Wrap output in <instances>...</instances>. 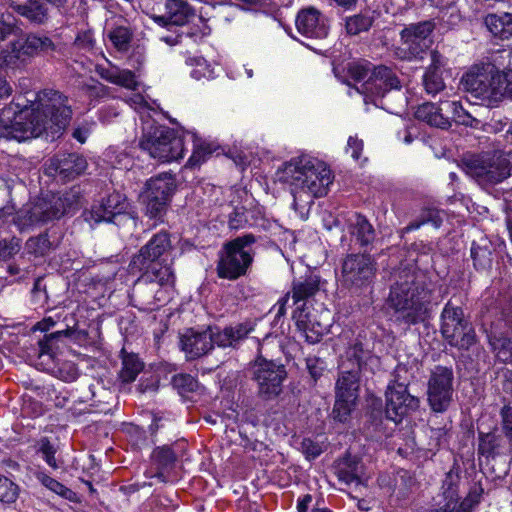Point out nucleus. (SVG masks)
Returning <instances> with one entry per match:
<instances>
[{
  "label": "nucleus",
  "mask_w": 512,
  "mask_h": 512,
  "mask_svg": "<svg viewBox=\"0 0 512 512\" xmlns=\"http://www.w3.org/2000/svg\"><path fill=\"white\" fill-rule=\"evenodd\" d=\"M133 37L132 31L125 26H117L108 33V38L113 46L121 52H126Z\"/></svg>",
  "instance_id": "nucleus-49"
},
{
  "label": "nucleus",
  "mask_w": 512,
  "mask_h": 512,
  "mask_svg": "<svg viewBox=\"0 0 512 512\" xmlns=\"http://www.w3.org/2000/svg\"><path fill=\"white\" fill-rule=\"evenodd\" d=\"M181 349L188 358L196 359L208 354L212 349V338L207 327L203 331L189 328L180 336Z\"/></svg>",
  "instance_id": "nucleus-27"
},
{
  "label": "nucleus",
  "mask_w": 512,
  "mask_h": 512,
  "mask_svg": "<svg viewBox=\"0 0 512 512\" xmlns=\"http://www.w3.org/2000/svg\"><path fill=\"white\" fill-rule=\"evenodd\" d=\"M460 85L463 91L479 99L486 107L497 105L502 101L499 85V68L491 62H481L466 71Z\"/></svg>",
  "instance_id": "nucleus-10"
},
{
  "label": "nucleus",
  "mask_w": 512,
  "mask_h": 512,
  "mask_svg": "<svg viewBox=\"0 0 512 512\" xmlns=\"http://www.w3.org/2000/svg\"><path fill=\"white\" fill-rule=\"evenodd\" d=\"M193 152L188 159L187 166L196 167L203 163L215 150L216 146L192 133Z\"/></svg>",
  "instance_id": "nucleus-44"
},
{
  "label": "nucleus",
  "mask_w": 512,
  "mask_h": 512,
  "mask_svg": "<svg viewBox=\"0 0 512 512\" xmlns=\"http://www.w3.org/2000/svg\"><path fill=\"white\" fill-rule=\"evenodd\" d=\"M301 451L305 455L306 459L311 461L320 456L324 449L322 445L310 438H304L301 442Z\"/></svg>",
  "instance_id": "nucleus-59"
},
{
  "label": "nucleus",
  "mask_w": 512,
  "mask_h": 512,
  "mask_svg": "<svg viewBox=\"0 0 512 512\" xmlns=\"http://www.w3.org/2000/svg\"><path fill=\"white\" fill-rule=\"evenodd\" d=\"M58 377L65 382L75 381L79 376V370L73 362H64L58 368Z\"/></svg>",
  "instance_id": "nucleus-62"
},
{
  "label": "nucleus",
  "mask_w": 512,
  "mask_h": 512,
  "mask_svg": "<svg viewBox=\"0 0 512 512\" xmlns=\"http://www.w3.org/2000/svg\"><path fill=\"white\" fill-rule=\"evenodd\" d=\"M247 375L256 384L257 397L267 402L277 399L283 393L288 371L281 360L269 358L259 348L257 356L248 365Z\"/></svg>",
  "instance_id": "nucleus-7"
},
{
  "label": "nucleus",
  "mask_w": 512,
  "mask_h": 512,
  "mask_svg": "<svg viewBox=\"0 0 512 512\" xmlns=\"http://www.w3.org/2000/svg\"><path fill=\"white\" fill-rule=\"evenodd\" d=\"M122 368L119 372V379L123 383H131L136 380L138 374L143 370L144 363L137 354L121 350Z\"/></svg>",
  "instance_id": "nucleus-43"
},
{
  "label": "nucleus",
  "mask_w": 512,
  "mask_h": 512,
  "mask_svg": "<svg viewBox=\"0 0 512 512\" xmlns=\"http://www.w3.org/2000/svg\"><path fill=\"white\" fill-rule=\"evenodd\" d=\"M388 303L401 313V321L407 325L423 323L432 314V282L414 269L405 267L394 274Z\"/></svg>",
  "instance_id": "nucleus-2"
},
{
  "label": "nucleus",
  "mask_w": 512,
  "mask_h": 512,
  "mask_svg": "<svg viewBox=\"0 0 512 512\" xmlns=\"http://www.w3.org/2000/svg\"><path fill=\"white\" fill-rule=\"evenodd\" d=\"M320 290V276L310 274L305 277H300L292 282L290 295L293 304L297 305L299 302L306 303L313 298Z\"/></svg>",
  "instance_id": "nucleus-33"
},
{
  "label": "nucleus",
  "mask_w": 512,
  "mask_h": 512,
  "mask_svg": "<svg viewBox=\"0 0 512 512\" xmlns=\"http://www.w3.org/2000/svg\"><path fill=\"white\" fill-rule=\"evenodd\" d=\"M173 250L171 235L167 231H161L140 248L132 257L129 268L132 273L142 270H159L160 266H169L165 263L167 257Z\"/></svg>",
  "instance_id": "nucleus-16"
},
{
  "label": "nucleus",
  "mask_w": 512,
  "mask_h": 512,
  "mask_svg": "<svg viewBox=\"0 0 512 512\" xmlns=\"http://www.w3.org/2000/svg\"><path fill=\"white\" fill-rule=\"evenodd\" d=\"M444 109L450 115V121H454L458 125L476 130H488V127H493L488 122L490 110L487 107L483 108L469 104V109H467L460 101L445 100Z\"/></svg>",
  "instance_id": "nucleus-21"
},
{
  "label": "nucleus",
  "mask_w": 512,
  "mask_h": 512,
  "mask_svg": "<svg viewBox=\"0 0 512 512\" xmlns=\"http://www.w3.org/2000/svg\"><path fill=\"white\" fill-rule=\"evenodd\" d=\"M139 147L161 162L177 161L184 156V139L173 128L150 125L144 130Z\"/></svg>",
  "instance_id": "nucleus-13"
},
{
  "label": "nucleus",
  "mask_w": 512,
  "mask_h": 512,
  "mask_svg": "<svg viewBox=\"0 0 512 512\" xmlns=\"http://www.w3.org/2000/svg\"><path fill=\"white\" fill-rule=\"evenodd\" d=\"M82 194L79 187L65 193L47 192L39 197L27 211L30 224H44L58 220L81 206Z\"/></svg>",
  "instance_id": "nucleus-14"
},
{
  "label": "nucleus",
  "mask_w": 512,
  "mask_h": 512,
  "mask_svg": "<svg viewBox=\"0 0 512 512\" xmlns=\"http://www.w3.org/2000/svg\"><path fill=\"white\" fill-rule=\"evenodd\" d=\"M152 460L157 465L158 471L155 476L166 483L168 481L165 471L172 469L177 460L176 454L169 446L157 447L152 453Z\"/></svg>",
  "instance_id": "nucleus-42"
},
{
  "label": "nucleus",
  "mask_w": 512,
  "mask_h": 512,
  "mask_svg": "<svg viewBox=\"0 0 512 512\" xmlns=\"http://www.w3.org/2000/svg\"><path fill=\"white\" fill-rule=\"evenodd\" d=\"M26 249L29 253L38 256H45L53 249V244L49 240L47 233H42L36 237H31L26 242Z\"/></svg>",
  "instance_id": "nucleus-50"
},
{
  "label": "nucleus",
  "mask_w": 512,
  "mask_h": 512,
  "mask_svg": "<svg viewBox=\"0 0 512 512\" xmlns=\"http://www.w3.org/2000/svg\"><path fill=\"white\" fill-rule=\"evenodd\" d=\"M20 488L12 480L0 474V501L5 504L16 502Z\"/></svg>",
  "instance_id": "nucleus-53"
},
{
  "label": "nucleus",
  "mask_w": 512,
  "mask_h": 512,
  "mask_svg": "<svg viewBox=\"0 0 512 512\" xmlns=\"http://www.w3.org/2000/svg\"><path fill=\"white\" fill-rule=\"evenodd\" d=\"M248 223L246 216V209L244 207L234 208L233 212L229 215L228 225L232 230H238Z\"/></svg>",
  "instance_id": "nucleus-61"
},
{
  "label": "nucleus",
  "mask_w": 512,
  "mask_h": 512,
  "mask_svg": "<svg viewBox=\"0 0 512 512\" xmlns=\"http://www.w3.org/2000/svg\"><path fill=\"white\" fill-rule=\"evenodd\" d=\"M16 38L12 40L6 49L0 52V68H17L28 63L35 56H53L57 50L52 39L44 34L23 33L22 30L4 20L0 15V42L8 36Z\"/></svg>",
  "instance_id": "nucleus-3"
},
{
  "label": "nucleus",
  "mask_w": 512,
  "mask_h": 512,
  "mask_svg": "<svg viewBox=\"0 0 512 512\" xmlns=\"http://www.w3.org/2000/svg\"><path fill=\"white\" fill-rule=\"evenodd\" d=\"M172 385L181 395L194 392L198 388V381L190 374H177L172 378Z\"/></svg>",
  "instance_id": "nucleus-57"
},
{
  "label": "nucleus",
  "mask_w": 512,
  "mask_h": 512,
  "mask_svg": "<svg viewBox=\"0 0 512 512\" xmlns=\"http://www.w3.org/2000/svg\"><path fill=\"white\" fill-rule=\"evenodd\" d=\"M73 334L74 330L67 328L65 330L45 334L43 339L39 340L38 358L41 360L39 365L43 366V369H50L51 364L55 362L58 340L62 337H70Z\"/></svg>",
  "instance_id": "nucleus-31"
},
{
  "label": "nucleus",
  "mask_w": 512,
  "mask_h": 512,
  "mask_svg": "<svg viewBox=\"0 0 512 512\" xmlns=\"http://www.w3.org/2000/svg\"><path fill=\"white\" fill-rule=\"evenodd\" d=\"M502 418V430L510 447L512 446V406H504L500 412Z\"/></svg>",
  "instance_id": "nucleus-63"
},
{
  "label": "nucleus",
  "mask_w": 512,
  "mask_h": 512,
  "mask_svg": "<svg viewBox=\"0 0 512 512\" xmlns=\"http://www.w3.org/2000/svg\"><path fill=\"white\" fill-rule=\"evenodd\" d=\"M361 373L353 370L339 369L335 384V394L358 401Z\"/></svg>",
  "instance_id": "nucleus-36"
},
{
  "label": "nucleus",
  "mask_w": 512,
  "mask_h": 512,
  "mask_svg": "<svg viewBox=\"0 0 512 512\" xmlns=\"http://www.w3.org/2000/svg\"><path fill=\"white\" fill-rule=\"evenodd\" d=\"M256 241L255 235L249 233L223 243L216 262L217 276L230 281L245 276L254 261L252 245Z\"/></svg>",
  "instance_id": "nucleus-8"
},
{
  "label": "nucleus",
  "mask_w": 512,
  "mask_h": 512,
  "mask_svg": "<svg viewBox=\"0 0 512 512\" xmlns=\"http://www.w3.org/2000/svg\"><path fill=\"white\" fill-rule=\"evenodd\" d=\"M372 357V351L364 348L362 342L356 341L346 349L339 364V369L353 370L361 373Z\"/></svg>",
  "instance_id": "nucleus-32"
},
{
  "label": "nucleus",
  "mask_w": 512,
  "mask_h": 512,
  "mask_svg": "<svg viewBox=\"0 0 512 512\" xmlns=\"http://www.w3.org/2000/svg\"><path fill=\"white\" fill-rule=\"evenodd\" d=\"M334 469L338 480L346 485L362 483L364 464L359 456L346 452L343 457L335 461Z\"/></svg>",
  "instance_id": "nucleus-28"
},
{
  "label": "nucleus",
  "mask_w": 512,
  "mask_h": 512,
  "mask_svg": "<svg viewBox=\"0 0 512 512\" xmlns=\"http://www.w3.org/2000/svg\"><path fill=\"white\" fill-rule=\"evenodd\" d=\"M489 345L503 363H512V339L506 331L500 330L498 323L491 322L486 330Z\"/></svg>",
  "instance_id": "nucleus-30"
},
{
  "label": "nucleus",
  "mask_w": 512,
  "mask_h": 512,
  "mask_svg": "<svg viewBox=\"0 0 512 512\" xmlns=\"http://www.w3.org/2000/svg\"><path fill=\"white\" fill-rule=\"evenodd\" d=\"M297 31L311 40H324L329 35L327 17L314 7L301 9L296 17Z\"/></svg>",
  "instance_id": "nucleus-23"
},
{
  "label": "nucleus",
  "mask_w": 512,
  "mask_h": 512,
  "mask_svg": "<svg viewBox=\"0 0 512 512\" xmlns=\"http://www.w3.org/2000/svg\"><path fill=\"white\" fill-rule=\"evenodd\" d=\"M79 400L96 407L98 412L107 413L111 410V402L114 398L113 392L106 388L103 382L96 378L81 383L79 389Z\"/></svg>",
  "instance_id": "nucleus-25"
},
{
  "label": "nucleus",
  "mask_w": 512,
  "mask_h": 512,
  "mask_svg": "<svg viewBox=\"0 0 512 512\" xmlns=\"http://www.w3.org/2000/svg\"><path fill=\"white\" fill-rule=\"evenodd\" d=\"M478 454L489 457H494L496 450L500 447L501 435L497 430L483 432L478 428Z\"/></svg>",
  "instance_id": "nucleus-45"
},
{
  "label": "nucleus",
  "mask_w": 512,
  "mask_h": 512,
  "mask_svg": "<svg viewBox=\"0 0 512 512\" xmlns=\"http://www.w3.org/2000/svg\"><path fill=\"white\" fill-rule=\"evenodd\" d=\"M498 87L501 89L502 100L505 97L512 98V69L507 71L499 70V85Z\"/></svg>",
  "instance_id": "nucleus-64"
},
{
  "label": "nucleus",
  "mask_w": 512,
  "mask_h": 512,
  "mask_svg": "<svg viewBox=\"0 0 512 512\" xmlns=\"http://www.w3.org/2000/svg\"><path fill=\"white\" fill-rule=\"evenodd\" d=\"M442 223V211L435 206L424 205L421 207L418 215L405 227V230H416L427 224H430L434 228H439Z\"/></svg>",
  "instance_id": "nucleus-41"
},
{
  "label": "nucleus",
  "mask_w": 512,
  "mask_h": 512,
  "mask_svg": "<svg viewBox=\"0 0 512 512\" xmlns=\"http://www.w3.org/2000/svg\"><path fill=\"white\" fill-rule=\"evenodd\" d=\"M127 207L126 196L114 191L103 198L98 205H93L90 210H85L82 217L93 227L100 222H112L116 216L123 214Z\"/></svg>",
  "instance_id": "nucleus-22"
},
{
  "label": "nucleus",
  "mask_w": 512,
  "mask_h": 512,
  "mask_svg": "<svg viewBox=\"0 0 512 512\" xmlns=\"http://www.w3.org/2000/svg\"><path fill=\"white\" fill-rule=\"evenodd\" d=\"M72 118L68 97L44 89L36 94L32 108L11 103L0 111V141L18 142L44 136L48 141L60 138Z\"/></svg>",
  "instance_id": "nucleus-1"
},
{
  "label": "nucleus",
  "mask_w": 512,
  "mask_h": 512,
  "mask_svg": "<svg viewBox=\"0 0 512 512\" xmlns=\"http://www.w3.org/2000/svg\"><path fill=\"white\" fill-rule=\"evenodd\" d=\"M484 490L480 484L475 483L471 486L468 495L465 499L459 503L457 502V510L461 512H469L476 504L480 502V498L483 494ZM457 498L459 501V496H454V501Z\"/></svg>",
  "instance_id": "nucleus-56"
},
{
  "label": "nucleus",
  "mask_w": 512,
  "mask_h": 512,
  "mask_svg": "<svg viewBox=\"0 0 512 512\" xmlns=\"http://www.w3.org/2000/svg\"><path fill=\"white\" fill-rule=\"evenodd\" d=\"M195 14L185 0H153L149 16L161 27L183 26Z\"/></svg>",
  "instance_id": "nucleus-19"
},
{
  "label": "nucleus",
  "mask_w": 512,
  "mask_h": 512,
  "mask_svg": "<svg viewBox=\"0 0 512 512\" xmlns=\"http://www.w3.org/2000/svg\"><path fill=\"white\" fill-rule=\"evenodd\" d=\"M469 174L482 188L490 189L511 176L512 150L472 155L464 160Z\"/></svg>",
  "instance_id": "nucleus-9"
},
{
  "label": "nucleus",
  "mask_w": 512,
  "mask_h": 512,
  "mask_svg": "<svg viewBox=\"0 0 512 512\" xmlns=\"http://www.w3.org/2000/svg\"><path fill=\"white\" fill-rule=\"evenodd\" d=\"M356 405L357 401L335 394V403L332 410L333 419L343 424L347 423L351 419V413Z\"/></svg>",
  "instance_id": "nucleus-46"
},
{
  "label": "nucleus",
  "mask_w": 512,
  "mask_h": 512,
  "mask_svg": "<svg viewBox=\"0 0 512 512\" xmlns=\"http://www.w3.org/2000/svg\"><path fill=\"white\" fill-rule=\"evenodd\" d=\"M44 1L45 0H25L23 4L18 5L15 12L31 23L38 25L44 24L49 17L48 7Z\"/></svg>",
  "instance_id": "nucleus-40"
},
{
  "label": "nucleus",
  "mask_w": 512,
  "mask_h": 512,
  "mask_svg": "<svg viewBox=\"0 0 512 512\" xmlns=\"http://www.w3.org/2000/svg\"><path fill=\"white\" fill-rule=\"evenodd\" d=\"M348 230L352 240L362 248L368 247L376 239L375 229L362 214L356 213L353 218L349 220Z\"/></svg>",
  "instance_id": "nucleus-34"
},
{
  "label": "nucleus",
  "mask_w": 512,
  "mask_h": 512,
  "mask_svg": "<svg viewBox=\"0 0 512 512\" xmlns=\"http://www.w3.org/2000/svg\"><path fill=\"white\" fill-rule=\"evenodd\" d=\"M175 189L176 184L173 176L164 173L147 181L144 196L156 197L158 200L170 203Z\"/></svg>",
  "instance_id": "nucleus-35"
},
{
  "label": "nucleus",
  "mask_w": 512,
  "mask_h": 512,
  "mask_svg": "<svg viewBox=\"0 0 512 512\" xmlns=\"http://www.w3.org/2000/svg\"><path fill=\"white\" fill-rule=\"evenodd\" d=\"M385 400V409L382 408L381 400H376L370 405L366 414L367 423L377 432L383 431L384 420L399 424L404 417L416 411L420 406L419 398L411 395L407 384L399 382L397 379L388 385L385 391Z\"/></svg>",
  "instance_id": "nucleus-5"
},
{
  "label": "nucleus",
  "mask_w": 512,
  "mask_h": 512,
  "mask_svg": "<svg viewBox=\"0 0 512 512\" xmlns=\"http://www.w3.org/2000/svg\"><path fill=\"white\" fill-rule=\"evenodd\" d=\"M374 64L369 61H357L347 65V74L356 82L363 83L372 73Z\"/></svg>",
  "instance_id": "nucleus-52"
},
{
  "label": "nucleus",
  "mask_w": 512,
  "mask_h": 512,
  "mask_svg": "<svg viewBox=\"0 0 512 512\" xmlns=\"http://www.w3.org/2000/svg\"><path fill=\"white\" fill-rule=\"evenodd\" d=\"M484 24L493 36L501 40L512 37V13L488 14L484 18Z\"/></svg>",
  "instance_id": "nucleus-38"
},
{
  "label": "nucleus",
  "mask_w": 512,
  "mask_h": 512,
  "mask_svg": "<svg viewBox=\"0 0 512 512\" xmlns=\"http://www.w3.org/2000/svg\"><path fill=\"white\" fill-rule=\"evenodd\" d=\"M21 248V240L17 237L0 240V261H7L16 255Z\"/></svg>",
  "instance_id": "nucleus-58"
},
{
  "label": "nucleus",
  "mask_w": 512,
  "mask_h": 512,
  "mask_svg": "<svg viewBox=\"0 0 512 512\" xmlns=\"http://www.w3.org/2000/svg\"><path fill=\"white\" fill-rule=\"evenodd\" d=\"M146 204V215L152 219L163 222V218L168 210L169 203L158 200L156 197H147L143 195Z\"/></svg>",
  "instance_id": "nucleus-54"
},
{
  "label": "nucleus",
  "mask_w": 512,
  "mask_h": 512,
  "mask_svg": "<svg viewBox=\"0 0 512 512\" xmlns=\"http://www.w3.org/2000/svg\"><path fill=\"white\" fill-rule=\"evenodd\" d=\"M375 19V11L370 9L361 10L359 13L345 18V31L349 36H357L363 32H368Z\"/></svg>",
  "instance_id": "nucleus-39"
},
{
  "label": "nucleus",
  "mask_w": 512,
  "mask_h": 512,
  "mask_svg": "<svg viewBox=\"0 0 512 512\" xmlns=\"http://www.w3.org/2000/svg\"><path fill=\"white\" fill-rule=\"evenodd\" d=\"M356 89L364 95L366 103L371 102L390 113H398L405 103L401 81L395 70L386 65H374L370 76Z\"/></svg>",
  "instance_id": "nucleus-4"
},
{
  "label": "nucleus",
  "mask_w": 512,
  "mask_h": 512,
  "mask_svg": "<svg viewBox=\"0 0 512 512\" xmlns=\"http://www.w3.org/2000/svg\"><path fill=\"white\" fill-rule=\"evenodd\" d=\"M283 174L285 181L314 197L325 196L328 186L332 183L330 169L324 163L308 157L292 159L285 163Z\"/></svg>",
  "instance_id": "nucleus-6"
},
{
  "label": "nucleus",
  "mask_w": 512,
  "mask_h": 512,
  "mask_svg": "<svg viewBox=\"0 0 512 512\" xmlns=\"http://www.w3.org/2000/svg\"><path fill=\"white\" fill-rule=\"evenodd\" d=\"M455 4L456 3H452L447 6H435L439 9L437 19L439 20L440 24L447 29L454 28L460 23L462 19L460 10Z\"/></svg>",
  "instance_id": "nucleus-48"
},
{
  "label": "nucleus",
  "mask_w": 512,
  "mask_h": 512,
  "mask_svg": "<svg viewBox=\"0 0 512 512\" xmlns=\"http://www.w3.org/2000/svg\"><path fill=\"white\" fill-rule=\"evenodd\" d=\"M454 371L452 367L436 365L427 382V402L435 413L446 412L453 403Z\"/></svg>",
  "instance_id": "nucleus-17"
},
{
  "label": "nucleus",
  "mask_w": 512,
  "mask_h": 512,
  "mask_svg": "<svg viewBox=\"0 0 512 512\" xmlns=\"http://www.w3.org/2000/svg\"><path fill=\"white\" fill-rule=\"evenodd\" d=\"M415 117L436 128L449 129L451 127L450 115L444 109V101H441L439 105L431 102L423 103L417 108Z\"/></svg>",
  "instance_id": "nucleus-29"
},
{
  "label": "nucleus",
  "mask_w": 512,
  "mask_h": 512,
  "mask_svg": "<svg viewBox=\"0 0 512 512\" xmlns=\"http://www.w3.org/2000/svg\"><path fill=\"white\" fill-rule=\"evenodd\" d=\"M440 320V333L451 347L468 351L478 343L476 331L463 308L452 300L445 304Z\"/></svg>",
  "instance_id": "nucleus-15"
},
{
  "label": "nucleus",
  "mask_w": 512,
  "mask_h": 512,
  "mask_svg": "<svg viewBox=\"0 0 512 512\" xmlns=\"http://www.w3.org/2000/svg\"><path fill=\"white\" fill-rule=\"evenodd\" d=\"M378 271L374 256L366 252L348 253L341 261V284L352 295L372 291Z\"/></svg>",
  "instance_id": "nucleus-11"
},
{
  "label": "nucleus",
  "mask_w": 512,
  "mask_h": 512,
  "mask_svg": "<svg viewBox=\"0 0 512 512\" xmlns=\"http://www.w3.org/2000/svg\"><path fill=\"white\" fill-rule=\"evenodd\" d=\"M292 318L297 329L305 336L306 342L316 344L322 340L323 335L328 331V324H324L317 315L308 310L306 303L297 306Z\"/></svg>",
  "instance_id": "nucleus-24"
},
{
  "label": "nucleus",
  "mask_w": 512,
  "mask_h": 512,
  "mask_svg": "<svg viewBox=\"0 0 512 512\" xmlns=\"http://www.w3.org/2000/svg\"><path fill=\"white\" fill-rule=\"evenodd\" d=\"M87 166L83 155L77 152H59L46 162L45 174L66 183L82 175Z\"/></svg>",
  "instance_id": "nucleus-20"
},
{
  "label": "nucleus",
  "mask_w": 512,
  "mask_h": 512,
  "mask_svg": "<svg viewBox=\"0 0 512 512\" xmlns=\"http://www.w3.org/2000/svg\"><path fill=\"white\" fill-rule=\"evenodd\" d=\"M36 478L39 480V482L48 488L49 490L53 491L54 493L60 495L61 497L69 500V501H75L76 499V493L64 486L62 483L57 481L56 479L48 476L44 472H37Z\"/></svg>",
  "instance_id": "nucleus-47"
},
{
  "label": "nucleus",
  "mask_w": 512,
  "mask_h": 512,
  "mask_svg": "<svg viewBox=\"0 0 512 512\" xmlns=\"http://www.w3.org/2000/svg\"><path fill=\"white\" fill-rule=\"evenodd\" d=\"M435 29L433 20H425L407 25L401 32L403 43L398 49L397 55L402 60H422L427 53L431 41L430 35Z\"/></svg>",
  "instance_id": "nucleus-18"
},
{
  "label": "nucleus",
  "mask_w": 512,
  "mask_h": 512,
  "mask_svg": "<svg viewBox=\"0 0 512 512\" xmlns=\"http://www.w3.org/2000/svg\"><path fill=\"white\" fill-rule=\"evenodd\" d=\"M493 244L486 237H480L474 240L471 245V258L473 266L478 271H486L492 267L493 262Z\"/></svg>",
  "instance_id": "nucleus-37"
},
{
  "label": "nucleus",
  "mask_w": 512,
  "mask_h": 512,
  "mask_svg": "<svg viewBox=\"0 0 512 512\" xmlns=\"http://www.w3.org/2000/svg\"><path fill=\"white\" fill-rule=\"evenodd\" d=\"M56 452L57 447L47 437H42L37 442V453H40L44 461L53 469L60 467L55 457Z\"/></svg>",
  "instance_id": "nucleus-55"
},
{
  "label": "nucleus",
  "mask_w": 512,
  "mask_h": 512,
  "mask_svg": "<svg viewBox=\"0 0 512 512\" xmlns=\"http://www.w3.org/2000/svg\"><path fill=\"white\" fill-rule=\"evenodd\" d=\"M212 338V346L216 344L219 347L238 348L240 342L247 338L250 332L254 330L251 321L237 323L236 325L226 326L220 330L218 327L208 326Z\"/></svg>",
  "instance_id": "nucleus-26"
},
{
  "label": "nucleus",
  "mask_w": 512,
  "mask_h": 512,
  "mask_svg": "<svg viewBox=\"0 0 512 512\" xmlns=\"http://www.w3.org/2000/svg\"><path fill=\"white\" fill-rule=\"evenodd\" d=\"M423 86L428 94L435 95L445 88L441 71L428 68L423 76Z\"/></svg>",
  "instance_id": "nucleus-51"
},
{
  "label": "nucleus",
  "mask_w": 512,
  "mask_h": 512,
  "mask_svg": "<svg viewBox=\"0 0 512 512\" xmlns=\"http://www.w3.org/2000/svg\"><path fill=\"white\" fill-rule=\"evenodd\" d=\"M496 316L497 319L494 322L498 323L500 330H502V322L504 323V328L512 329V304L510 302L502 304Z\"/></svg>",
  "instance_id": "nucleus-60"
},
{
  "label": "nucleus",
  "mask_w": 512,
  "mask_h": 512,
  "mask_svg": "<svg viewBox=\"0 0 512 512\" xmlns=\"http://www.w3.org/2000/svg\"><path fill=\"white\" fill-rule=\"evenodd\" d=\"M142 274L134 282L130 299L140 310H152L162 300L164 287H172L175 275L171 266H160L159 270H142Z\"/></svg>",
  "instance_id": "nucleus-12"
}]
</instances>
